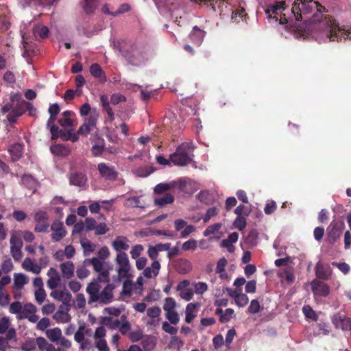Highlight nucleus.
<instances>
[{
    "mask_svg": "<svg viewBox=\"0 0 351 351\" xmlns=\"http://www.w3.org/2000/svg\"><path fill=\"white\" fill-rule=\"evenodd\" d=\"M326 9L318 1L313 0H295L291 12L298 21L304 20L311 23H318V28L330 42H339L343 39H351V32L341 28L336 21L325 17L322 19Z\"/></svg>",
    "mask_w": 351,
    "mask_h": 351,
    "instance_id": "1",
    "label": "nucleus"
},
{
    "mask_svg": "<svg viewBox=\"0 0 351 351\" xmlns=\"http://www.w3.org/2000/svg\"><path fill=\"white\" fill-rule=\"evenodd\" d=\"M114 249L119 252L116 261L119 265L118 274L120 278H125L128 277V272L130 269L128 257L126 253L121 252V250H128L129 245L126 242V239L118 237L112 243Z\"/></svg>",
    "mask_w": 351,
    "mask_h": 351,
    "instance_id": "2",
    "label": "nucleus"
},
{
    "mask_svg": "<svg viewBox=\"0 0 351 351\" xmlns=\"http://www.w3.org/2000/svg\"><path fill=\"white\" fill-rule=\"evenodd\" d=\"M193 157V147L188 143H183L169 156V159L175 165L183 167L190 164Z\"/></svg>",
    "mask_w": 351,
    "mask_h": 351,
    "instance_id": "3",
    "label": "nucleus"
},
{
    "mask_svg": "<svg viewBox=\"0 0 351 351\" xmlns=\"http://www.w3.org/2000/svg\"><path fill=\"white\" fill-rule=\"evenodd\" d=\"M118 44L120 53L130 64L137 65L141 62L143 54L136 45L125 41L119 42Z\"/></svg>",
    "mask_w": 351,
    "mask_h": 351,
    "instance_id": "4",
    "label": "nucleus"
},
{
    "mask_svg": "<svg viewBox=\"0 0 351 351\" xmlns=\"http://www.w3.org/2000/svg\"><path fill=\"white\" fill-rule=\"evenodd\" d=\"M85 265L92 266L94 271L98 274L99 282H108L110 281L109 269L105 267V261L98 258H85Z\"/></svg>",
    "mask_w": 351,
    "mask_h": 351,
    "instance_id": "5",
    "label": "nucleus"
},
{
    "mask_svg": "<svg viewBox=\"0 0 351 351\" xmlns=\"http://www.w3.org/2000/svg\"><path fill=\"white\" fill-rule=\"evenodd\" d=\"M345 228L343 220H333L326 229V240L330 244H334L340 239Z\"/></svg>",
    "mask_w": 351,
    "mask_h": 351,
    "instance_id": "6",
    "label": "nucleus"
},
{
    "mask_svg": "<svg viewBox=\"0 0 351 351\" xmlns=\"http://www.w3.org/2000/svg\"><path fill=\"white\" fill-rule=\"evenodd\" d=\"M97 170L101 177L105 180L114 182L117 180L118 172L114 167L110 166L105 162H100L97 165Z\"/></svg>",
    "mask_w": 351,
    "mask_h": 351,
    "instance_id": "7",
    "label": "nucleus"
},
{
    "mask_svg": "<svg viewBox=\"0 0 351 351\" xmlns=\"http://www.w3.org/2000/svg\"><path fill=\"white\" fill-rule=\"evenodd\" d=\"M10 254L15 261H20L23 257L21 248L23 247V241L21 239L15 235L11 236L10 240Z\"/></svg>",
    "mask_w": 351,
    "mask_h": 351,
    "instance_id": "8",
    "label": "nucleus"
},
{
    "mask_svg": "<svg viewBox=\"0 0 351 351\" xmlns=\"http://www.w3.org/2000/svg\"><path fill=\"white\" fill-rule=\"evenodd\" d=\"M51 230L52 231L51 237L54 242L61 241L67 234V231L64 227L63 222L58 220H56L51 223Z\"/></svg>",
    "mask_w": 351,
    "mask_h": 351,
    "instance_id": "9",
    "label": "nucleus"
},
{
    "mask_svg": "<svg viewBox=\"0 0 351 351\" xmlns=\"http://www.w3.org/2000/svg\"><path fill=\"white\" fill-rule=\"evenodd\" d=\"M97 115L95 114H90V115L86 118L83 124L79 128L77 134L81 135L86 136L90 131L93 130L97 125Z\"/></svg>",
    "mask_w": 351,
    "mask_h": 351,
    "instance_id": "10",
    "label": "nucleus"
},
{
    "mask_svg": "<svg viewBox=\"0 0 351 351\" xmlns=\"http://www.w3.org/2000/svg\"><path fill=\"white\" fill-rule=\"evenodd\" d=\"M332 322L336 328L341 329L344 331H351V319L344 315L341 313L335 315L332 317Z\"/></svg>",
    "mask_w": 351,
    "mask_h": 351,
    "instance_id": "11",
    "label": "nucleus"
},
{
    "mask_svg": "<svg viewBox=\"0 0 351 351\" xmlns=\"http://www.w3.org/2000/svg\"><path fill=\"white\" fill-rule=\"evenodd\" d=\"M114 289V286L112 284H108L102 291L99 293L97 298V301L100 304H109L112 301L113 295V289Z\"/></svg>",
    "mask_w": 351,
    "mask_h": 351,
    "instance_id": "12",
    "label": "nucleus"
},
{
    "mask_svg": "<svg viewBox=\"0 0 351 351\" xmlns=\"http://www.w3.org/2000/svg\"><path fill=\"white\" fill-rule=\"evenodd\" d=\"M312 291L315 295L326 296L329 293V287L324 282L315 280L311 283Z\"/></svg>",
    "mask_w": 351,
    "mask_h": 351,
    "instance_id": "13",
    "label": "nucleus"
},
{
    "mask_svg": "<svg viewBox=\"0 0 351 351\" xmlns=\"http://www.w3.org/2000/svg\"><path fill=\"white\" fill-rule=\"evenodd\" d=\"M101 286L97 282L89 283L86 287V292L89 295L88 304H91L97 301Z\"/></svg>",
    "mask_w": 351,
    "mask_h": 351,
    "instance_id": "14",
    "label": "nucleus"
},
{
    "mask_svg": "<svg viewBox=\"0 0 351 351\" xmlns=\"http://www.w3.org/2000/svg\"><path fill=\"white\" fill-rule=\"evenodd\" d=\"M86 176L82 172L75 171L70 174L69 183L71 185L83 186L86 184Z\"/></svg>",
    "mask_w": 351,
    "mask_h": 351,
    "instance_id": "15",
    "label": "nucleus"
},
{
    "mask_svg": "<svg viewBox=\"0 0 351 351\" xmlns=\"http://www.w3.org/2000/svg\"><path fill=\"white\" fill-rule=\"evenodd\" d=\"M285 2L278 1L274 4L269 5L265 10V12L267 14H268L269 18H271V13L274 14L275 16L274 18H276V20L277 21L278 18L276 17V15L280 14L281 11L285 10Z\"/></svg>",
    "mask_w": 351,
    "mask_h": 351,
    "instance_id": "16",
    "label": "nucleus"
},
{
    "mask_svg": "<svg viewBox=\"0 0 351 351\" xmlns=\"http://www.w3.org/2000/svg\"><path fill=\"white\" fill-rule=\"evenodd\" d=\"M69 308L64 309L63 305H60L58 310L55 313L53 317L58 323H67L70 321V316L67 311Z\"/></svg>",
    "mask_w": 351,
    "mask_h": 351,
    "instance_id": "17",
    "label": "nucleus"
},
{
    "mask_svg": "<svg viewBox=\"0 0 351 351\" xmlns=\"http://www.w3.org/2000/svg\"><path fill=\"white\" fill-rule=\"evenodd\" d=\"M90 72L94 77L97 78L101 82H106L107 78L105 73L99 64H92L90 66Z\"/></svg>",
    "mask_w": 351,
    "mask_h": 351,
    "instance_id": "18",
    "label": "nucleus"
},
{
    "mask_svg": "<svg viewBox=\"0 0 351 351\" xmlns=\"http://www.w3.org/2000/svg\"><path fill=\"white\" fill-rule=\"evenodd\" d=\"M8 152L11 155L12 161H17L23 155V145L21 143H14L10 147Z\"/></svg>",
    "mask_w": 351,
    "mask_h": 351,
    "instance_id": "19",
    "label": "nucleus"
},
{
    "mask_svg": "<svg viewBox=\"0 0 351 351\" xmlns=\"http://www.w3.org/2000/svg\"><path fill=\"white\" fill-rule=\"evenodd\" d=\"M62 276L64 278L70 279L74 274V265L71 261L64 262L60 265Z\"/></svg>",
    "mask_w": 351,
    "mask_h": 351,
    "instance_id": "20",
    "label": "nucleus"
},
{
    "mask_svg": "<svg viewBox=\"0 0 351 351\" xmlns=\"http://www.w3.org/2000/svg\"><path fill=\"white\" fill-rule=\"evenodd\" d=\"M198 304L195 303H189L186 307V317L185 322L190 324L193 319L196 317V312L197 311Z\"/></svg>",
    "mask_w": 351,
    "mask_h": 351,
    "instance_id": "21",
    "label": "nucleus"
},
{
    "mask_svg": "<svg viewBox=\"0 0 351 351\" xmlns=\"http://www.w3.org/2000/svg\"><path fill=\"white\" fill-rule=\"evenodd\" d=\"M161 310L158 306H154L147 308V315L150 317V320L147 322L148 325H154L156 321L159 320Z\"/></svg>",
    "mask_w": 351,
    "mask_h": 351,
    "instance_id": "22",
    "label": "nucleus"
},
{
    "mask_svg": "<svg viewBox=\"0 0 351 351\" xmlns=\"http://www.w3.org/2000/svg\"><path fill=\"white\" fill-rule=\"evenodd\" d=\"M205 34L206 32L200 29L197 26H194L189 37L192 41L199 45L202 43L204 37L205 36Z\"/></svg>",
    "mask_w": 351,
    "mask_h": 351,
    "instance_id": "23",
    "label": "nucleus"
},
{
    "mask_svg": "<svg viewBox=\"0 0 351 351\" xmlns=\"http://www.w3.org/2000/svg\"><path fill=\"white\" fill-rule=\"evenodd\" d=\"M51 152L58 156L65 157L70 154V149L62 144H57L51 147Z\"/></svg>",
    "mask_w": 351,
    "mask_h": 351,
    "instance_id": "24",
    "label": "nucleus"
},
{
    "mask_svg": "<svg viewBox=\"0 0 351 351\" xmlns=\"http://www.w3.org/2000/svg\"><path fill=\"white\" fill-rule=\"evenodd\" d=\"M315 275L319 279L328 280L331 276V271L330 268H325L319 263H317L315 266Z\"/></svg>",
    "mask_w": 351,
    "mask_h": 351,
    "instance_id": "25",
    "label": "nucleus"
},
{
    "mask_svg": "<svg viewBox=\"0 0 351 351\" xmlns=\"http://www.w3.org/2000/svg\"><path fill=\"white\" fill-rule=\"evenodd\" d=\"M230 295L234 298L236 304L240 307L245 306L249 302L248 297L244 293L234 292Z\"/></svg>",
    "mask_w": 351,
    "mask_h": 351,
    "instance_id": "26",
    "label": "nucleus"
},
{
    "mask_svg": "<svg viewBox=\"0 0 351 351\" xmlns=\"http://www.w3.org/2000/svg\"><path fill=\"white\" fill-rule=\"evenodd\" d=\"M175 186L174 182H170L169 183H159L155 186L154 191L156 194H161L171 189H174Z\"/></svg>",
    "mask_w": 351,
    "mask_h": 351,
    "instance_id": "27",
    "label": "nucleus"
},
{
    "mask_svg": "<svg viewBox=\"0 0 351 351\" xmlns=\"http://www.w3.org/2000/svg\"><path fill=\"white\" fill-rule=\"evenodd\" d=\"M37 311V308L35 305L29 303L26 304L23 308L22 309V312H21V315L19 316V319H25V317H27L28 315L35 313Z\"/></svg>",
    "mask_w": 351,
    "mask_h": 351,
    "instance_id": "28",
    "label": "nucleus"
},
{
    "mask_svg": "<svg viewBox=\"0 0 351 351\" xmlns=\"http://www.w3.org/2000/svg\"><path fill=\"white\" fill-rule=\"evenodd\" d=\"M47 337L52 342H56L62 336V331L59 328L49 329L46 331Z\"/></svg>",
    "mask_w": 351,
    "mask_h": 351,
    "instance_id": "29",
    "label": "nucleus"
},
{
    "mask_svg": "<svg viewBox=\"0 0 351 351\" xmlns=\"http://www.w3.org/2000/svg\"><path fill=\"white\" fill-rule=\"evenodd\" d=\"M174 201V197L170 193H166L163 197L156 198L154 203L158 206H165L166 204H172Z\"/></svg>",
    "mask_w": 351,
    "mask_h": 351,
    "instance_id": "30",
    "label": "nucleus"
},
{
    "mask_svg": "<svg viewBox=\"0 0 351 351\" xmlns=\"http://www.w3.org/2000/svg\"><path fill=\"white\" fill-rule=\"evenodd\" d=\"M98 0H84L82 7L87 14L93 13L97 8Z\"/></svg>",
    "mask_w": 351,
    "mask_h": 351,
    "instance_id": "31",
    "label": "nucleus"
},
{
    "mask_svg": "<svg viewBox=\"0 0 351 351\" xmlns=\"http://www.w3.org/2000/svg\"><path fill=\"white\" fill-rule=\"evenodd\" d=\"M14 285L16 289H22L27 283L25 275L23 274H15L14 278Z\"/></svg>",
    "mask_w": 351,
    "mask_h": 351,
    "instance_id": "32",
    "label": "nucleus"
},
{
    "mask_svg": "<svg viewBox=\"0 0 351 351\" xmlns=\"http://www.w3.org/2000/svg\"><path fill=\"white\" fill-rule=\"evenodd\" d=\"M34 34L35 36H39L41 38H45L48 36L49 29L45 25H37L34 29Z\"/></svg>",
    "mask_w": 351,
    "mask_h": 351,
    "instance_id": "33",
    "label": "nucleus"
},
{
    "mask_svg": "<svg viewBox=\"0 0 351 351\" xmlns=\"http://www.w3.org/2000/svg\"><path fill=\"white\" fill-rule=\"evenodd\" d=\"M89 265H85V260L83 261L82 265L78 266L76 270L77 276L80 279H84L88 277L90 274L89 270L86 268Z\"/></svg>",
    "mask_w": 351,
    "mask_h": 351,
    "instance_id": "34",
    "label": "nucleus"
},
{
    "mask_svg": "<svg viewBox=\"0 0 351 351\" xmlns=\"http://www.w3.org/2000/svg\"><path fill=\"white\" fill-rule=\"evenodd\" d=\"M302 311L305 315V317L308 319H311L315 322H316L318 319V316L316 314L315 311L309 306L305 305L302 308Z\"/></svg>",
    "mask_w": 351,
    "mask_h": 351,
    "instance_id": "35",
    "label": "nucleus"
},
{
    "mask_svg": "<svg viewBox=\"0 0 351 351\" xmlns=\"http://www.w3.org/2000/svg\"><path fill=\"white\" fill-rule=\"evenodd\" d=\"M177 270L182 274L188 273L191 270V263L186 259L180 260L179 264L177 265Z\"/></svg>",
    "mask_w": 351,
    "mask_h": 351,
    "instance_id": "36",
    "label": "nucleus"
},
{
    "mask_svg": "<svg viewBox=\"0 0 351 351\" xmlns=\"http://www.w3.org/2000/svg\"><path fill=\"white\" fill-rule=\"evenodd\" d=\"M27 101L25 100H17L16 105L13 107L12 110L18 114V115L21 116L26 112V105Z\"/></svg>",
    "mask_w": 351,
    "mask_h": 351,
    "instance_id": "37",
    "label": "nucleus"
},
{
    "mask_svg": "<svg viewBox=\"0 0 351 351\" xmlns=\"http://www.w3.org/2000/svg\"><path fill=\"white\" fill-rule=\"evenodd\" d=\"M166 318L171 324H177L180 321L178 313L175 311H169L166 312Z\"/></svg>",
    "mask_w": 351,
    "mask_h": 351,
    "instance_id": "38",
    "label": "nucleus"
},
{
    "mask_svg": "<svg viewBox=\"0 0 351 351\" xmlns=\"http://www.w3.org/2000/svg\"><path fill=\"white\" fill-rule=\"evenodd\" d=\"M193 288L196 294L202 295L208 290V285L206 282H198L193 284Z\"/></svg>",
    "mask_w": 351,
    "mask_h": 351,
    "instance_id": "39",
    "label": "nucleus"
},
{
    "mask_svg": "<svg viewBox=\"0 0 351 351\" xmlns=\"http://www.w3.org/2000/svg\"><path fill=\"white\" fill-rule=\"evenodd\" d=\"M246 225L247 222L245 218L241 215H237L234 221V227L241 231L245 229Z\"/></svg>",
    "mask_w": 351,
    "mask_h": 351,
    "instance_id": "40",
    "label": "nucleus"
},
{
    "mask_svg": "<svg viewBox=\"0 0 351 351\" xmlns=\"http://www.w3.org/2000/svg\"><path fill=\"white\" fill-rule=\"evenodd\" d=\"M280 277L285 279L288 282H292L295 279L294 274L290 268H287L282 271L280 274Z\"/></svg>",
    "mask_w": 351,
    "mask_h": 351,
    "instance_id": "41",
    "label": "nucleus"
},
{
    "mask_svg": "<svg viewBox=\"0 0 351 351\" xmlns=\"http://www.w3.org/2000/svg\"><path fill=\"white\" fill-rule=\"evenodd\" d=\"M221 227V223H215L213 225L209 226L204 232V235L205 237H208L210 235L215 234L217 232Z\"/></svg>",
    "mask_w": 351,
    "mask_h": 351,
    "instance_id": "42",
    "label": "nucleus"
},
{
    "mask_svg": "<svg viewBox=\"0 0 351 351\" xmlns=\"http://www.w3.org/2000/svg\"><path fill=\"white\" fill-rule=\"evenodd\" d=\"M197 247V241L194 239H191L182 244V249L184 251L194 250Z\"/></svg>",
    "mask_w": 351,
    "mask_h": 351,
    "instance_id": "43",
    "label": "nucleus"
},
{
    "mask_svg": "<svg viewBox=\"0 0 351 351\" xmlns=\"http://www.w3.org/2000/svg\"><path fill=\"white\" fill-rule=\"evenodd\" d=\"M22 304L20 302L16 301L12 302L9 307V311L12 314H19L21 315V312H22Z\"/></svg>",
    "mask_w": 351,
    "mask_h": 351,
    "instance_id": "44",
    "label": "nucleus"
},
{
    "mask_svg": "<svg viewBox=\"0 0 351 351\" xmlns=\"http://www.w3.org/2000/svg\"><path fill=\"white\" fill-rule=\"evenodd\" d=\"M234 313V311L232 308H227L225 312H223V315L220 316L219 322L223 324L228 322L231 319Z\"/></svg>",
    "mask_w": 351,
    "mask_h": 351,
    "instance_id": "45",
    "label": "nucleus"
},
{
    "mask_svg": "<svg viewBox=\"0 0 351 351\" xmlns=\"http://www.w3.org/2000/svg\"><path fill=\"white\" fill-rule=\"evenodd\" d=\"M176 301L173 298H167L163 305V310L167 312L174 310Z\"/></svg>",
    "mask_w": 351,
    "mask_h": 351,
    "instance_id": "46",
    "label": "nucleus"
},
{
    "mask_svg": "<svg viewBox=\"0 0 351 351\" xmlns=\"http://www.w3.org/2000/svg\"><path fill=\"white\" fill-rule=\"evenodd\" d=\"M10 302V296L8 293H5L4 291H0V306L5 307L7 306Z\"/></svg>",
    "mask_w": 351,
    "mask_h": 351,
    "instance_id": "47",
    "label": "nucleus"
},
{
    "mask_svg": "<svg viewBox=\"0 0 351 351\" xmlns=\"http://www.w3.org/2000/svg\"><path fill=\"white\" fill-rule=\"evenodd\" d=\"M261 306L259 302L257 300H252L251 301L250 305L247 308V311L250 313L255 314L260 311Z\"/></svg>",
    "mask_w": 351,
    "mask_h": 351,
    "instance_id": "48",
    "label": "nucleus"
},
{
    "mask_svg": "<svg viewBox=\"0 0 351 351\" xmlns=\"http://www.w3.org/2000/svg\"><path fill=\"white\" fill-rule=\"evenodd\" d=\"M219 213L218 209L216 207H212L207 210L206 213L203 218L204 222L207 223L211 219V217L216 216Z\"/></svg>",
    "mask_w": 351,
    "mask_h": 351,
    "instance_id": "49",
    "label": "nucleus"
},
{
    "mask_svg": "<svg viewBox=\"0 0 351 351\" xmlns=\"http://www.w3.org/2000/svg\"><path fill=\"white\" fill-rule=\"evenodd\" d=\"M162 329L171 335H176L178 332V329L176 327L171 326V324L167 322L162 323Z\"/></svg>",
    "mask_w": 351,
    "mask_h": 351,
    "instance_id": "50",
    "label": "nucleus"
},
{
    "mask_svg": "<svg viewBox=\"0 0 351 351\" xmlns=\"http://www.w3.org/2000/svg\"><path fill=\"white\" fill-rule=\"evenodd\" d=\"M60 281H61V279H60V276L49 278L47 282V287L51 290H53L58 287V286L60 283Z\"/></svg>",
    "mask_w": 351,
    "mask_h": 351,
    "instance_id": "51",
    "label": "nucleus"
},
{
    "mask_svg": "<svg viewBox=\"0 0 351 351\" xmlns=\"http://www.w3.org/2000/svg\"><path fill=\"white\" fill-rule=\"evenodd\" d=\"M332 265L339 268V269L344 274H348L350 270L349 265L346 263L332 262Z\"/></svg>",
    "mask_w": 351,
    "mask_h": 351,
    "instance_id": "52",
    "label": "nucleus"
},
{
    "mask_svg": "<svg viewBox=\"0 0 351 351\" xmlns=\"http://www.w3.org/2000/svg\"><path fill=\"white\" fill-rule=\"evenodd\" d=\"M10 326V319L7 317L0 319V334L5 333Z\"/></svg>",
    "mask_w": 351,
    "mask_h": 351,
    "instance_id": "53",
    "label": "nucleus"
},
{
    "mask_svg": "<svg viewBox=\"0 0 351 351\" xmlns=\"http://www.w3.org/2000/svg\"><path fill=\"white\" fill-rule=\"evenodd\" d=\"M45 297L46 293L44 289H38L35 291V299L39 304H42L45 301Z\"/></svg>",
    "mask_w": 351,
    "mask_h": 351,
    "instance_id": "54",
    "label": "nucleus"
},
{
    "mask_svg": "<svg viewBox=\"0 0 351 351\" xmlns=\"http://www.w3.org/2000/svg\"><path fill=\"white\" fill-rule=\"evenodd\" d=\"M130 10L131 6L128 3H123L119 6V9L117 11L113 12L112 16H117L118 15L128 12Z\"/></svg>",
    "mask_w": 351,
    "mask_h": 351,
    "instance_id": "55",
    "label": "nucleus"
},
{
    "mask_svg": "<svg viewBox=\"0 0 351 351\" xmlns=\"http://www.w3.org/2000/svg\"><path fill=\"white\" fill-rule=\"evenodd\" d=\"M143 245H136L135 246H134L132 248V250L130 251L131 257L133 259L138 258V256H140L141 253L143 252Z\"/></svg>",
    "mask_w": 351,
    "mask_h": 351,
    "instance_id": "56",
    "label": "nucleus"
},
{
    "mask_svg": "<svg viewBox=\"0 0 351 351\" xmlns=\"http://www.w3.org/2000/svg\"><path fill=\"white\" fill-rule=\"evenodd\" d=\"M50 325V321L48 317H43L38 321L37 324V329L44 331Z\"/></svg>",
    "mask_w": 351,
    "mask_h": 351,
    "instance_id": "57",
    "label": "nucleus"
},
{
    "mask_svg": "<svg viewBox=\"0 0 351 351\" xmlns=\"http://www.w3.org/2000/svg\"><path fill=\"white\" fill-rule=\"evenodd\" d=\"M95 230L97 235H101L106 234L109 230V228L105 223H100L96 225Z\"/></svg>",
    "mask_w": 351,
    "mask_h": 351,
    "instance_id": "58",
    "label": "nucleus"
},
{
    "mask_svg": "<svg viewBox=\"0 0 351 351\" xmlns=\"http://www.w3.org/2000/svg\"><path fill=\"white\" fill-rule=\"evenodd\" d=\"M234 213L235 214H237V215H244V216H248L250 211V210L248 209V208H247L246 206H245L243 204H240L239 206H238L235 210H234Z\"/></svg>",
    "mask_w": 351,
    "mask_h": 351,
    "instance_id": "59",
    "label": "nucleus"
},
{
    "mask_svg": "<svg viewBox=\"0 0 351 351\" xmlns=\"http://www.w3.org/2000/svg\"><path fill=\"white\" fill-rule=\"evenodd\" d=\"M277 208V206L275 202L271 201L266 204L264 211L267 215H271L273 213Z\"/></svg>",
    "mask_w": 351,
    "mask_h": 351,
    "instance_id": "60",
    "label": "nucleus"
},
{
    "mask_svg": "<svg viewBox=\"0 0 351 351\" xmlns=\"http://www.w3.org/2000/svg\"><path fill=\"white\" fill-rule=\"evenodd\" d=\"M129 338L132 342H137L143 338V332L141 330L131 332L129 334Z\"/></svg>",
    "mask_w": 351,
    "mask_h": 351,
    "instance_id": "61",
    "label": "nucleus"
},
{
    "mask_svg": "<svg viewBox=\"0 0 351 351\" xmlns=\"http://www.w3.org/2000/svg\"><path fill=\"white\" fill-rule=\"evenodd\" d=\"M125 100H126L125 97L124 95H123L121 94H119V93L113 94L110 98V101L114 105H117L120 102L125 101Z\"/></svg>",
    "mask_w": 351,
    "mask_h": 351,
    "instance_id": "62",
    "label": "nucleus"
},
{
    "mask_svg": "<svg viewBox=\"0 0 351 351\" xmlns=\"http://www.w3.org/2000/svg\"><path fill=\"white\" fill-rule=\"evenodd\" d=\"M324 234V228L323 227H316L313 231V236L316 241H320Z\"/></svg>",
    "mask_w": 351,
    "mask_h": 351,
    "instance_id": "63",
    "label": "nucleus"
},
{
    "mask_svg": "<svg viewBox=\"0 0 351 351\" xmlns=\"http://www.w3.org/2000/svg\"><path fill=\"white\" fill-rule=\"evenodd\" d=\"M34 219L36 222L40 223L45 222L48 220V216L47 213L43 211L37 212L34 215Z\"/></svg>",
    "mask_w": 351,
    "mask_h": 351,
    "instance_id": "64",
    "label": "nucleus"
}]
</instances>
